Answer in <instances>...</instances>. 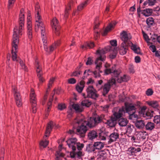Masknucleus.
<instances>
[{"mask_svg": "<svg viewBox=\"0 0 160 160\" xmlns=\"http://www.w3.org/2000/svg\"><path fill=\"white\" fill-rule=\"evenodd\" d=\"M138 118V116L137 114H135V113H131L129 114V118L131 120H137Z\"/></svg>", "mask_w": 160, "mask_h": 160, "instance_id": "obj_49", "label": "nucleus"}, {"mask_svg": "<svg viewBox=\"0 0 160 160\" xmlns=\"http://www.w3.org/2000/svg\"><path fill=\"white\" fill-rule=\"evenodd\" d=\"M53 95L52 96L51 98H50L49 100V101L47 103V108L46 110V112L48 113L49 111L50 108L51 107L52 105V102L53 98Z\"/></svg>", "mask_w": 160, "mask_h": 160, "instance_id": "obj_40", "label": "nucleus"}, {"mask_svg": "<svg viewBox=\"0 0 160 160\" xmlns=\"http://www.w3.org/2000/svg\"><path fill=\"white\" fill-rule=\"evenodd\" d=\"M150 49L152 51V52H155L156 51V48L155 46L154 45H151L149 46Z\"/></svg>", "mask_w": 160, "mask_h": 160, "instance_id": "obj_64", "label": "nucleus"}, {"mask_svg": "<svg viewBox=\"0 0 160 160\" xmlns=\"http://www.w3.org/2000/svg\"><path fill=\"white\" fill-rule=\"evenodd\" d=\"M131 43L132 45L131 49L133 50L135 53L138 54H140V52L139 48L137 47L136 45L133 44L132 42Z\"/></svg>", "mask_w": 160, "mask_h": 160, "instance_id": "obj_35", "label": "nucleus"}, {"mask_svg": "<svg viewBox=\"0 0 160 160\" xmlns=\"http://www.w3.org/2000/svg\"><path fill=\"white\" fill-rule=\"evenodd\" d=\"M12 91L14 95L17 106L18 107L21 106L22 104V100L19 92L15 86L12 87Z\"/></svg>", "mask_w": 160, "mask_h": 160, "instance_id": "obj_6", "label": "nucleus"}, {"mask_svg": "<svg viewBox=\"0 0 160 160\" xmlns=\"http://www.w3.org/2000/svg\"><path fill=\"white\" fill-rule=\"evenodd\" d=\"M117 51H114L112 53H111L109 55V57L111 59H113L115 58L117 55Z\"/></svg>", "mask_w": 160, "mask_h": 160, "instance_id": "obj_59", "label": "nucleus"}, {"mask_svg": "<svg viewBox=\"0 0 160 160\" xmlns=\"http://www.w3.org/2000/svg\"><path fill=\"white\" fill-rule=\"evenodd\" d=\"M15 0H9L8 5V8H10L12 6Z\"/></svg>", "mask_w": 160, "mask_h": 160, "instance_id": "obj_61", "label": "nucleus"}, {"mask_svg": "<svg viewBox=\"0 0 160 160\" xmlns=\"http://www.w3.org/2000/svg\"><path fill=\"white\" fill-rule=\"evenodd\" d=\"M58 109L60 110H62L66 108V106L65 104L60 103L58 105Z\"/></svg>", "mask_w": 160, "mask_h": 160, "instance_id": "obj_52", "label": "nucleus"}, {"mask_svg": "<svg viewBox=\"0 0 160 160\" xmlns=\"http://www.w3.org/2000/svg\"><path fill=\"white\" fill-rule=\"evenodd\" d=\"M88 4V1H86L82 3L78 7V10L80 11L82 10L84 7H86Z\"/></svg>", "mask_w": 160, "mask_h": 160, "instance_id": "obj_42", "label": "nucleus"}, {"mask_svg": "<svg viewBox=\"0 0 160 160\" xmlns=\"http://www.w3.org/2000/svg\"><path fill=\"white\" fill-rule=\"evenodd\" d=\"M141 104L140 102H138L134 105L130 104L126 106L125 110L126 112L128 113L129 115L131 113H135L136 109L141 106Z\"/></svg>", "mask_w": 160, "mask_h": 160, "instance_id": "obj_8", "label": "nucleus"}, {"mask_svg": "<svg viewBox=\"0 0 160 160\" xmlns=\"http://www.w3.org/2000/svg\"><path fill=\"white\" fill-rule=\"evenodd\" d=\"M35 65L37 75L38 74H43L41 66L37 60L35 61Z\"/></svg>", "mask_w": 160, "mask_h": 160, "instance_id": "obj_24", "label": "nucleus"}, {"mask_svg": "<svg viewBox=\"0 0 160 160\" xmlns=\"http://www.w3.org/2000/svg\"><path fill=\"white\" fill-rule=\"evenodd\" d=\"M82 152L80 151L76 152H75V151H73L72 153L70 154V155L72 158H74L76 157H80L82 155Z\"/></svg>", "mask_w": 160, "mask_h": 160, "instance_id": "obj_32", "label": "nucleus"}, {"mask_svg": "<svg viewBox=\"0 0 160 160\" xmlns=\"http://www.w3.org/2000/svg\"><path fill=\"white\" fill-rule=\"evenodd\" d=\"M27 28L28 35L29 38L31 39L32 37V24L31 22V15L28 14L27 18Z\"/></svg>", "mask_w": 160, "mask_h": 160, "instance_id": "obj_12", "label": "nucleus"}, {"mask_svg": "<svg viewBox=\"0 0 160 160\" xmlns=\"http://www.w3.org/2000/svg\"><path fill=\"white\" fill-rule=\"evenodd\" d=\"M136 151V148L134 147H130L128 149V153L130 155H132L134 153H136L135 151Z\"/></svg>", "mask_w": 160, "mask_h": 160, "instance_id": "obj_48", "label": "nucleus"}, {"mask_svg": "<svg viewBox=\"0 0 160 160\" xmlns=\"http://www.w3.org/2000/svg\"><path fill=\"white\" fill-rule=\"evenodd\" d=\"M95 70L93 72L94 77L96 78L100 77V56H99L95 61Z\"/></svg>", "mask_w": 160, "mask_h": 160, "instance_id": "obj_11", "label": "nucleus"}, {"mask_svg": "<svg viewBox=\"0 0 160 160\" xmlns=\"http://www.w3.org/2000/svg\"><path fill=\"white\" fill-rule=\"evenodd\" d=\"M116 24V23H113L110 24L104 30L102 33V35L103 36H106L108 33L113 28Z\"/></svg>", "mask_w": 160, "mask_h": 160, "instance_id": "obj_21", "label": "nucleus"}, {"mask_svg": "<svg viewBox=\"0 0 160 160\" xmlns=\"http://www.w3.org/2000/svg\"><path fill=\"white\" fill-rule=\"evenodd\" d=\"M116 81L112 77L111 79L109 80L108 82L105 84L103 87V95L105 96L109 90L110 87L112 85H115Z\"/></svg>", "mask_w": 160, "mask_h": 160, "instance_id": "obj_9", "label": "nucleus"}, {"mask_svg": "<svg viewBox=\"0 0 160 160\" xmlns=\"http://www.w3.org/2000/svg\"><path fill=\"white\" fill-rule=\"evenodd\" d=\"M152 12V9L147 8L142 10L141 13L145 17H148L151 15Z\"/></svg>", "mask_w": 160, "mask_h": 160, "instance_id": "obj_26", "label": "nucleus"}, {"mask_svg": "<svg viewBox=\"0 0 160 160\" xmlns=\"http://www.w3.org/2000/svg\"><path fill=\"white\" fill-rule=\"evenodd\" d=\"M51 24L53 30L56 35H59V27L58 25V21L55 18L52 20Z\"/></svg>", "mask_w": 160, "mask_h": 160, "instance_id": "obj_17", "label": "nucleus"}, {"mask_svg": "<svg viewBox=\"0 0 160 160\" xmlns=\"http://www.w3.org/2000/svg\"><path fill=\"white\" fill-rule=\"evenodd\" d=\"M134 128V126L132 125H128L127 127L126 133L127 134H131Z\"/></svg>", "mask_w": 160, "mask_h": 160, "instance_id": "obj_38", "label": "nucleus"}, {"mask_svg": "<svg viewBox=\"0 0 160 160\" xmlns=\"http://www.w3.org/2000/svg\"><path fill=\"white\" fill-rule=\"evenodd\" d=\"M146 102L150 107L156 110H158L160 108L159 103L156 101H147Z\"/></svg>", "mask_w": 160, "mask_h": 160, "instance_id": "obj_19", "label": "nucleus"}, {"mask_svg": "<svg viewBox=\"0 0 160 160\" xmlns=\"http://www.w3.org/2000/svg\"><path fill=\"white\" fill-rule=\"evenodd\" d=\"M105 73L106 74H110L116 80V82L119 83H121L122 82H126L129 79L128 76L126 75H124L123 76L119 78L118 76L120 73V72L116 70V66L115 65L112 66V68H108L105 70Z\"/></svg>", "mask_w": 160, "mask_h": 160, "instance_id": "obj_4", "label": "nucleus"}, {"mask_svg": "<svg viewBox=\"0 0 160 160\" xmlns=\"http://www.w3.org/2000/svg\"><path fill=\"white\" fill-rule=\"evenodd\" d=\"M71 3H70L68 4L66 8L64 14V17L65 18H67L69 14L68 11L71 9Z\"/></svg>", "mask_w": 160, "mask_h": 160, "instance_id": "obj_33", "label": "nucleus"}, {"mask_svg": "<svg viewBox=\"0 0 160 160\" xmlns=\"http://www.w3.org/2000/svg\"><path fill=\"white\" fill-rule=\"evenodd\" d=\"M120 38L123 41L126 43L132 38V36L130 33L126 32L124 31H122L120 34Z\"/></svg>", "mask_w": 160, "mask_h": 160, "instance_id": "obj_15", "label": "nucleus"}, {"mask_svg": "<svg viewBox=\"0 0 160 160\" xmlns=\"http://www.w3.org/2000/svg\"><path fill=\"white\" fill-rule=\"evenodd\" d=\"M93 145L91 144L88 145L86 147V150L88 152H95Z\"/></svg>", "mask_w": 160, "mask_h": 160, "instance_id": "obj_45", "label": "nucleus"}, {"mask_svg": "<svg viewBox=\"0 0 160 160\" xmlns=\"http://www.w3.org/2000/svg\"><path fill=\"white\" fill-rule=\"evenodd\" d=\"M153 121L156 124H160V115H156L154 116Z\"/></svg>", "mask_w": 160, "mask_h": 160, "instance_id": "obj_46", "label": "nucleus"}, {"mask_svg": "<svg viewBox=\"0 0 160 160\" xmlns=\"http://www.w3.org/2000/svg\"><path fill=\"white\" fill-rule=\"evenodd\" d=\"M128 137L129 138V139L131 141V142L134 145L137 146L136 145L134 144V143H137L139 142V141H138V138H136L135 136L129 135H128Z\"/></svg>", "mask_w": 160, "mask_h": 160, "instance_id": "obj_34", "label": "nucleus"}, {"mask_svg": "<svg viewBox=\"0 0 160 160\" xmlns=\"http://www.w3.org/2000/svg\"><path fill=\"white\" fill-rule=\"evenodd\" d=\"M72 108H73L77 112H82L83 108L80 104H79L73 103L72 106Z\"/></svg>", "mask_w": 160, "mask_h": 160, "instance_id": "obj_22", "label": "nucleus"}, {"mask_svg": "<svg viewBox=\"0 0 160 160\" xmlns=\"http://www.w3.org/2000/svg\"><path fill=\"white\" fill-rule=\"evenodd\" d=\"M119 135L117 133L113 132L110 135V141L111 142L115 141L118 138Z\"/></svg>", "mask_w": 160, "mask_h": 160, "instance_id": "obj_29", "label": "nucleus"}, {"mask_svg": "<svg viewBox=\"0 0 160 160\" xmlns=\"http://www.w3.org/2000/svg\"><path fill=\"white\" fill-rule=\"evenodd\" d=\"M62 148V145H60L58 147V151H57L56 152L57 154L59 156H62L63 154L60 152Z\"/></svg>", "mask_w": 160, "mask_h": 160, "instance_id": "obj_55", "label": "nucleus"}, {"mask_svg": "<svg viewBox=\"0 0 160 160\" xmlns=\"http://www.w3.org/2000/svg\"><path fill=\"white\" fill-rule=\"evenodd\" d=\"M87 45L89 48H92L94 46V44L93 42H87Z\"/></svg>", "mask_w": 160, "mask_h": 160, "instance_id": "obj_62", "label": "nucleus"}, {"mask_svg": "<svg viewBox=\"0 0 160 160\" xmlns=\"http://www.w3.org/2000/svg\"><path fill=\"white\" fill-rule=\"evenodd\" d=\"M24 12L23 9L20 11L19 18V26L15 27L13 30L12 43V54L13 61H18L19 59H17V53L18 52V45L19 43V37L22 34V30L24 26Z\"/></svg>", "mask_w": 160, "mask_h": 160, "instance_id": "obj_2", "label": "nucleus"}, {"mask_svg": "<svg viewBox=\"0 0 160 160\" xmlns=\"http://www.w3.org/2000/svg\"><path fill=\"white\" fill-rule=\"evenodd\" d=\"M145 123L144 121L141 120H137L135 123L136 127L138 129H142L145 126Z\"/></svg>", "mask_w": 160, "mask_h": 160, "instance_id": "obj_25", "label": "nucleus"}, {"mask_svg": "<svg viewBox=\"0 0 160 160\" xmlns=\"http://www.w3.org/2000/svg\"><path fill=\"white\" fill-rule=\"evenodd\" d=\"M97 136V133L95 131H90L89 132L88 135L89 139L91 140H92L95 138Z\"/></svg>", "mask_w": 160, "mask_h": 160, "instance_id": "obj_28", "label": "nucleus"}, {"mask_svg": "<svg viewBox=\"0 0 160 160\" xmlns=\"http://www.w3.org/2000/svg\"><path fill=\"white\" fill-rule=\"evenodd\" d=\"M145 126L146 130L151 131L154 128L155 125L153 122H148Z\"/></svg>", "mask_w": 160, "mask_h": 160, "instance_id": "obj_30", "label": "nucleus"}, {"mask_svg": "<svg viewBox=\"0 0 160 160\" xmlns=\"http://www.w3.org/2000/svg\"><path fill=\"white\" fill-rule=\"evenodd\" d=\"M99 18H96L94 21L95 26L94 27L95 32L94 37L95 39H97L98 38H99L100 30L99 28Z\"/></svg>", "mask_w": 160, "mask_h": 160, "instance_id": "obj_13", "label": "nucleus"}, {"mask_svg": "<svg viewBox=\"0 0 160 160\" xmlns=\"http://www.w3.org/2000/svg\"><path fill=\"white\" fill-rule=\"evenodd\" d=\"M153 91L151 89H148L146 91V93L147 96H151L153 93Z\"/></svg>", "mask_w": 160, "mask_h": 160, "instance_id": "obj_57", "label": "nucleus"}, {"mask_svg": "<svg viewBox=\"0 0 160 160\" xmlns=\"http://www.w3.org/2000/svg\"><path fill=\"white\" fill-rule=\"evenodd\" d=\"M128 50V46L126 43L124 42L122 43L119 49V52L120 54L123 55L125 54Z\"/></svg>", "mask_w": 160, "mask_h": 160, "instance_id": "obj_20", "label": "nucleus"}, {"mask_svg": "<svg viewBox=\"0 0 160 160\" xmlns=\"http://www.w3.org/2000/svg\"><path fill=\"white\" fill-rule=\"evenodd\" d=\"M101 140H105L106 139V137L107 136L106 133L105 132L101 131Z\"/></svg>", "mask_w": 160, "mask_h": 160, "instance_id": "obj_54", "label": "nucleus"}, {"mask_svg": "<svg viewBox=\"0 0 160 160\" xmlns=\"http://www.w3.org/2000/svg\"><path fill=\"white\" fill-rule=\"evenodd\" d=\"M153 112H152V113L149 112H146L145 114V115L143 116V117L146 118V119H148L151 118L153 116V115L152 113Z\"/></svg>", "mask_w": 160, "mask_h": 160, "instance_id": "obj_47", "label": "nucleus"}, {"mask_svg": "<svg viewBox=\"0 0 160 160\" xmlns=\"http://www.w3.org/2000/svg\"><path fill=\"white\" fill-rule=\"evenodd\" d=\"M125 108L122 107L121 108H115L113 110V115L114 117H112L111 119L107 121L108 125L111 127L115 126L117 119L121 117L122 115L125 113Z\"/></svg>", "mask_w": 160, "mask_h": 160, "instance_id": "obj_5", "label": "nucleus"}, {"mask_svg": "<svg viewBox=\"0 0 160 160\" xmlns=\"http://www.w3.org/2000/svg\"><path fill=\"white\" fill-rule=\"evenodd\" d=\"M21 67H22V69H23L25 71H28L27 68L25 65L24 62L21 59H19V60L18 61Z\"/></svg>", "mask_w": 160, "mask_h": 160, "instance_id": "obj_39", "label": "nucleus"}, {"mask_svg": "<svg viewBox=\"0 0 160 160\" xmlns=\"http://www.w3.org/2000/svg\"><path fill=\"white\" fill-rule=\"evenodd\" d=\"M48 141L47 140H45V141L42 140L40 142V146L41 148L42 147L45 148L48 145Z\"/></svg>", "mask_w": 160, "mask_h": 160, "instance_id": "obj_44", "label": "nucleus"}, {"mask_svg": "<svg viewBox=\"0 0 160 160\" xmlns=\"http://www.w3.org/2000/svg\"><path fill=\"white\" fill-rule=\"evenodd\" d=\"M84 146V145L83 143H81L80 142H77L76 144V147H77V148L79 151L81 150L83 148Z\"/></svg>", "mask_w": 160, "mask_h": 160, "instance_id": "obj_53", "label": "nucleus"}, {"mask_svg": "<svg viewBox=\"0 0 160 160\" xmlns=\"http://www.w3.org/2000/svg\"><path fill=\"white\" fill-rule=\"evenodd\" d=\"M30 98L31 102L32 104L31 111L33 113H35L37 110L36 98L34 90L33 88L31 89Z\"/></svg>", "mask_w": 160, "mask_h": 160, "instance_id": "obj_7", "label": "nucleus"}, {"mask_svg": "<svg viewBox=\"0 0 160 160\" xmlns=\"http://www.w3.org/2000/svg\"><path fill=\"white\" fill-rule=\"evenodd\" d=\"M110 43L112 46H117V41L116 40H111L110 41Z\"/></svg>", "mask_w": 160, "mask_h": 160, "instance_id": "obj_63", "label": "nucleus"}, {"mask_svg": "<svg viewBox=\"0 0 160 160\" xmlns=\"http://www.w3.org/2000/svg\"><path fill=\"white\" fill-rule=\"evenodd\" d=\"M92 104L91 101L88 99H85L82 101L81 105L83 106H85L89 107Z\"/></svg>", "mask_w": 160, "mask_h": 160, "instance_id": "obj_36", "label": "nucleus"}, {"mask_svg": "<svg viewBox=\"0 0 160 160\" xmlns=\"http://www.w3.org/2000/svg\"><path fill=\"white\" fill-rule=\"evenodd\" d=\"M84 82L81 81L79 83L77 84L76 86V89L79 93H81L83 90L84 87Z\"/></svg>", "mask_w": 160, "mask_h": 160, "instance_id": "obj_23", "label": "nucleus"}, {"mask_svg": "<svg viewBox=\"0 0 160 160\" xmlns=\"http://www.w3.org/2000/svg\"><path fill=\"white\" fill-rule=\"evenodd\" d=\"M147 108L145 106H143L141 108L140 110L139 113L141 116L143 117L145 115V114L146 112V110ZM146 115H145V116Z\"/></svg>", "mask_w": 160, "mask_h": 160, "instance_id": "obj_41", "label": "nucleus"}, {"mask_svg": "<svg viewBox=\"0 0 160 160\" xmlns=\"http://www.w3.org/2000/svg\"><path fill=\"white\" fill-rule=\"evenodd\" d=\"M142 33L144 39L147 43H149V41L150 39L149 38L148 36L144 31H142Z\"/></svg>", "mask_w": 160, "mask_h": 160, "instance_id": "obj_51", "label": "nucleus"}, {"mask_svg": "<svg viewBox=\"0 0 160 160\" xmlns=\"http://www.w3.org/2000/svg\"><path fill=\"white\" fill-rule=\"evenodd\" d=\"M68 82L71 84H74L76 83V80L74 78H70L68 80Z\"/></svg>", "mask_w": 160, "mask_h": 160, "instance_id": "obj_58", "label": "nucleus"}, {"mask_svg": "<svg viewBox=\"0 0 160 160\" xmlns=\"http://www.w3.org/2000/svg\"><path fill=\"white\" fill-rule=\"evenodd\" d=\"M54 80L55 78H52L50 79L48 84V89L49 88L52 86Z\"/></svg>", "mask_w": 160, "mask_h": 160, "instance_id": "obj_56", "label": "nucleus"}, {"mask_svg": "<svg viewBox=\"0 0 160 160\" xmlns=\"http://www.w3.org/2000/svg\"><path fill=\"white\" fill-rule=\"evenodd\" d=\"M112 47L110 46H107L101 50V61H103L106 59V57L104 54L111 49Z\"/></svg>", "mask_w": 160, "mask_h": 160, "instance_id": "obj_18", "label": "nucleus"}, {"mask_svg": "<svg viewBox=\"0 0 160 160\" xmlns=\"http://www.w3.org/2000/svg\"><path fill=\"white\" fill-rule=\"evenodd\" d=\"M42 74H38V75H37L39 78V83L38 84V86L45 81L44 79L42 77Z\"/></svg>", "mask_w": 160, "mask_h": 160, "instance_id": "obj_50", "label": "nucleus"}, {"mask_svg": "<svg viewBox=\"0 0 160 160\" xmlns=\"http://www.w3.org/2000/svg\"><path fill=\"white\" fill-rule=\"evenodd\" d=\"M39 6L37 5L35 6V11L36 14L35 16V30L38 31L40 29L41 32V38L43 41L44 50L48 53L52 52L61 43L60 40H58L52 45L48 48L47 45V38L45 32V26L42 21L40 15L39 13Z\"/></svg>", "mask_w": 160, "mask_h": 160, "instance_id": "obj_1", "label": "nucleus"}, {"mask_svg": "<svg viewBox=\"0 0 160 160\" xmlns=\"http://www.w3.org/2000/svg\"><path fill=\"white\" fill-rule=\"evenodd\" d=\"M53 127H55V128H57L58 127V126L56 125L53 122L50 121L48 123L47 127L45 136L44 137V138H45L46 137H48L49 136L51 131Z\"/></svg>", "mask_w": 160, "mask_h": 160, "instance_id": "obj_14", "label": "nucleus"}, {"mask_svg": "<svg viewBox=\"0 0 160 160\" xmlns=\"http://www.w3.org/2000/svg\"><path fill=\"white\" fill-rule=\"evenodd\" d=\"M147 135V133L145 131H144L140 132L137 134L138 137L139 136L140 138H142L143 139L146 138V136Z\"/></svg>", "mask_w": 160, "mask_h": 160, "instance_id": "obj_37", "label": "nucleus"}, {"mask_svg": "<svg viewBox=\"0 0 160 160\" xmlns=\"http://www.w3.org/2000/svg\"><path fill=\"white\" fill-rule=\"evenodd\" d=\"M93 62L92 59L90 57L88 58L87 62H86V64L87 65H91Z\"/></svg>", "mask_w": 160, "mask_h": 160, "instance_id": "obj_60", "label": "nucleus"}, {"mask_svg": "<svg viewBox=\"0 0 160 160\" xmlns=\"http://www.w3.org/2000/svg\"><path fill=\"white\" fill-rule=\"evenodd\" d=\"M100 121V117L98 116L95 117H90L88 121L87 122L85 119H81L79 120L78 118L74 120V122L78 124H81L77 129V132L78 134H79L82 137L84 136V134L87 130V126L92 128L94 127Z\"/></svg>", "mask_w": 160, "mask_h": 160, "instance_id": "obj_3", "label": "nucleus"}, {"mask_svg": "<svg viewBox=\"0 0 160 160\" xmlns=\"http://www.w3.org/2000/svg\"><path fill=\"white\" fill-rule=\"evenodd\" d=\"M87 97L96 99L98 95L96 91L93 88L92 86H89L86 90Z\"/></svg>", "mask_w": 160, "mask_h": 160, "instance_id": "obj_10", "label": "nucleus"}, {"mask_svg": "<svg viewBox=\"0 0 160 160\" xmlns=\"http://www.w3.org/2000/svg\"><path fill=\"white\" fill-rule=\"evenodd\" d=\"M128 122V120L125 118H121L118 121V123L120 126L125 127L127 125Z\"/></svg>", "mask_w": 160, "mask_h": 160, "instance_id": "obj_27", "label": "nucleus"}, {"mask_svg": "<svg viewBox=\"0 0 160 160\" xmlns=\"http://www.w3.org/2000/svg\"><path fill=\"white\" fill-rule=\"evenodd\" d=\"M77 140L76 138H73L69 139L67 141V143L68 147L71 148L72 151L76 150V144Z\"/></svg>", "mask_w": 160, "mask_h": 160, "instance_id": "obj_16", "label": "nucleus"}, {"mask_svg": "<svg viewBox=\"0 0 160 160\" xmlns=\"http://www.w3.org/2000/svg\"><path fill=\"white\" fill-rule=\"evenodd\" d=\"M146 22L148 25L150 27L154 23V20L153 18L152 17H149L147 19Z\"/></svg>", "mask_w": 160, "mask_h": 160, "instance_id": "obj_43", "label": "nucleus"}, {"mask_svg": "<svg viewBox=\"0 0 160 160\" xmlns=\"http://www.w3.org/2000/svg\"><path fill=\"white\" fill-rule=\"evenodd\" d=\"M93 145L94 147L95 152H97L98 153H99L100 152V142H94V145Z\"/></svg>", "mask_w": 160, "mask_h": 160, "instance_id": "obj_31", "label": "nucleus"}]
</instances>
